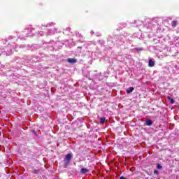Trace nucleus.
<instances>
[{"instance_id": "nucleus-16", "label": "nucleus", "mask_w": 179, "mask_h": 179, "mask_svg": "<svg viewBox=\"0 0 179 179\" xmlns=\"http://www.w3.org/2000/svg\"><path fill=\"white\" fill-rule=\"evenodd\" d=\"M158 179H160V178H158Z\"/></svg>"}, {"instance_id": "nucleus-3", "label": "nucleus", "mask_w": 179, "mask_h": 179, "mask_svg": "<svg viewBox=\"0 0 179 179\" xmlns=\"http://www.w3.org/2000/svg\"><path fill=\"white\" fill-rule=\"evenodd\" d=\"M80 173H81V174H86V173H89V169H87L86 168H83L80 170Z\"/></svg>"}, {"instance_id": "nucleus-13", "label": "nucleus", "mask_w": 179, "mask_h": 179, "mask_svg": "<svg viewBox=\"0 0 179 179\" xmlns=\"http://www.w3.org/2000/svg\"><path fill=\"white\" fill-rule=\"evenodd\" d=\"M120 179H125V177L121 176Z\"/></svg>"}, {"instance_id": "nucleus-9", "label": "nucleus", "mask_w": 179, "mask_h": 179, "mask_svg": "<svg viewBox=\"0 0 179 179\" xmlns=\"http://www.w3.org/2000/svg\"><path fill=\"white\" fill-rule=\"evenodd\" d=\"M178 24V22L176 20L173 21L172 27H176Z\"/></svg>"}, {"instance_id": "nucleus-4", "label": "nucleus", "mask_w": 179, "mask_h": 179, "mask_svg": "<svg viewBox=\"0 0 179 179\" xmlns=\"http://www.w3.org/2000/svg\"><path fill=\"white\" fill-rule=\"evenodd\" d=\"M134 90H135V88H134V87H130L129 90L126 91V92L127 93V94H129V93H132Z\"/></svg>"}, {"instance_id": "nucleus-10", "label": "nucleus", "mask_w": 179, "mask_h": 179, "mask_svg": "<svg viewBox=\"0 0 179 179\" xmlns=\"http://www.w3.org/2000/svg\"><path fill=\"white\" fill-rule=\"evenodd\" d=\"M157 169H158L159 170L162 169V165H161L160 164H158L157 165Z\"/></svg>"}, {"instance_id": "nucleus-7", "label": "nucleus", "mask_w": 179, "mask_h": 179, "mask_svg": "<svg viewBox=\"0 0 179 179\" xmlns=\"http://www.w3.org/2000/svg\"><path fill=\"white\" fill-rule=\"evenodd\" d=\"M31 173H33L34 174H38L40 173V169H34L33 171H31Z\"/></svg>"}, {"instance_id": "nucleus-14", "label": "nucleus", "mask_w": 179, "mask_h": 179, "mask_svg": "<svg viewBox=\"0 0 179 179\" xmlns=\"http://www.w3.org/2000/svg\"><path fill=\"white\" fill-rule=\"evenodd\" d=\"M168 100H171V96H168Z\"/></svg>"}, {"instance_id": "nucleus-15", "label": "nucleus", "mask_w": 179, "mask_h": 179, "mask_svg": "<svg viewBox=\"0 0 179 179\" xmlns=\"http://www.w3.org/2000/svg\"><path fill=\"white\" fill-rule=\"evenodd\" d=\"M33 132H34V134H36V131L35 130H33Z\"/></svg>"}, {"instance_id": "nucleus-8", "label": "nucleus", "mask_w": 179, "mask_h": 179, "mask_svg": "<svg viewBox=\"0 0 179 179\" xmlns=\"http://www.w3.org/2000/svg\"><path fill=\"white\" fill-rule=\"evenodd\" d=\"M106 122V117H101L100 118V124H103Z\"/></svg>"}, {"instance_id": "nucleus-12", "label": "nucleus", "mask_w": 179, "mask_h": 179, "mask_svg": "<svg viewBox=\"0 0 179 179\" xmlns=\"http://www.w3.org/2000/svg\"><path fill=\"white\" fill-rule=\"evenodd\" d=\"M171 104H174V99H171Z\"/></svg>"}, {"instance_id": "nucleus-5", "label": "nucleus", "mask_w": 179, "mask_h": 179, "mask_svg": "<svg viewBox=\"0 0 179 179\" xmlns=\"http://www.w3.org/2000/svg\"><path fill=\"white\" fill-rule=\"evenodd\" d=\"M145 124L146 125H148V127H150V125H152L153 124V122L150 120H147L145 121Z\"/></svg>"}, {"instance_id": "nucleus-6", "label": "nucleus", "mask_w": 179, "mask_h": 179, "mask_svg": "<svg viewBox=\"0 0 179 179\" xmlns=\"http://www.w3.org/2000/svg\"><path fill=\"white\" fill-rule=\"evenodd\" d=\"M148 65L150 68L155 66V62H153L152 59H150Z\"/></svg>"}, {"instance_id": "nucleus-1", "label": "nucleus", "mask_w": 179, "mask_h": 179, "mask_svg": "<svg viewBox=\"0 0 179 179\" xmlns=\"http://www.w3.org/2000/svg\"><path fill=\"white\" fill-rule=\"evenodd\" d=\"M71 159H72V155L67 154L66 155L65 159H64L65 164H69V162H71Z\"/></svg>"}, {"instance_id": "nucleus-2", "label": "nucleus", "mask_w": 179, "mask_h": 179, "mask_svg": "<svg viewBox=\"0 0 179 179\" xmlns=\"http://www.w3.org/2000/svg\"><path fill=\"white\" fill-rule=\"evenodd\" d=\"M68 62H69V64H75L76 62H78V60L76 59L69 58Z\"/></svg>"}, {"instance_id": "nucleus-11", "label": "nucleus", "mask_w": 179, "mask_h": 179, "mask_svg": "<svg viewBox=\"0 0 179 179\" xmlns=\"http://www.w3.org/2000/svg\"><path fill=\"white\" fill-rule=\"evenodd\" d=\"M154 174H156L157 176L159 174V171L157 170L154 171Z\"/></svg>"}]
</instances>
